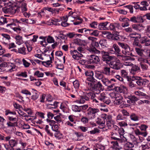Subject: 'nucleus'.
<instances>
[{
	"label": "nucleus",
	"mask_w": 150,
	"mask_h": 150,
	"mask_svg": "<svg viewBox=\"0 0 150 150\" xmlns=\"http://www.w3.org/2000/svg\"><path fill=\"white\" fill-rule=\"evenodd\" d=\"M133 38H135V41L134 42L133 44L140 47H136L135 48V50L138 55L142 56L143 54V50L140 49L142 47V46L140 45V43L141 44H144V45L146 46H149L150 45V39L147 37L146 36L142 38H136V37Z\"/></svg>",
	"instance_id": "f257e3e1"
},
{
	"label": "nucleus",
	"mask_w": 150,
	"mask_h": 150,
	"mask_svg": "<svg viewBox=\"0 0 150 150\" xmlns=\"http://www.w3.org/2000/svg\"><path fill=\"white\" fill-rule=\"evenodd\" d=\"M120 32L118 31H113L112 33L109 32L104 31L103 33L104 37L112 41H120L121 40V36L120 35Z\"/></svg>",
	"instance_id": "f03ea898"
},
{
	"label": "nucleus",
	"mask_w": 150,
	"mask_h": 150,
	"mask_svg": "<svg viewBox=\"0 0 150 150\" xmlns=\"http://www.w3.org/2000/svg\"><path fill=\"white\" fill-rule=\"evenodd\" d=\"M11 135L6 137L5 141H8L9 144L6 143L3 144L6 150H14L13 147L18 144L17 140L15 139H11Z\"/></svg>",
	"instance_id": "7ed1b4c3"
},
{
	"label": "nucleus",
	"mask_w": 150,
	"mask_h": 150,
	"mask_svg": "<svg viewBox=\"0 0 150 150\" xmlns=\"http://www.w3.org/2000/svg\"><path fill=\"white\" fill-rule=\"evenodd\" d=\"M99 112L98 109L89 107L86 112V116L89 119L92 120L96 117Z\"/></svg>",
	"instance_id": "20e7f679"
},
{
	"label": "nucleus",
	"mask_w": 150,
	"mask_h": 150,
	"mask_svg": "<svg viewBox=\"0 0 150 150\" xmlns=\"http://www.w3.org/2000/svg\"><path fill=\"white\" fill-rule=\"evenodd\" d=\"M96 83H90V87L93 92L98 94L100 93L101 90H103L104 88L100 81Z\"/></svg>",
	"instance_id": "39448f33"
},
{
	"label": "nucleus",
	"mask_w": 150,
	"mask_h": 150,
	"mask_svg": "<svg viewBox=\"0 0 150 150\" xmlns=\"http://www.w3.org/2000/svg\"><path fill=\"white\" fill-rule=\"evenodd\" d=\"M5 24H6V27H9L11 28H12L13 26L20 27L19 24L21 23L20 21L17 19L5 17Z\"/></svg>",
	"instance_id": "423d86ee"
},
{
	"label": "nucleus",
	"mask_w": 150,
	"mask_h": 150,
	"mask_svg": "<svg viewBox=\"0 0 150 150\" xmlns=\"http://www.w3.org/2000/svg\"><path fill=\"white\" fill-rule=\"evenodd\" d=\"M139 127L140 129L143 131H141L139 129L136 128L134 130V132L135 134L138 136L141 135L144 137L146 136L147 133L146 132H144V131L147 128V127L145 125H142Z\"/></svg>",
	"instance_id": "0eeeda50"
},
{
	"label": "nucleus",
	"mask_w": 150,
	"mask_h": 150,
	"mask_svg": "<svg viewBox=\"0 0 150 150\" xmlns=\"http://www.w3.org/2000/svg\"><path fill=\"white\" fill-rule=\"evenodd\" d=\"M97 96L96 97L101 102L107 104H109L110 103V100L105 95V94L103 93H99L96 94Z\"/></svg>",
	"instance_id": "6e6552de"
},
{
	"label": "nucleus",
	"mask_w": 150,
	"mask_h": 150,
	"mask_svg": "<svg viewBox=\"0 0 150 150\" xmlns=\"http://www.w3.org/2000/svg\"><path fill=\"white\" fill-rule=\"evenodd\" d=\"M100 53L101 54L102 59L104 61H105L107 64H109L113 59V57L110 56L109 53L107 52L100 51Z\"/></svg>",
	"instance_id": "1a4fd4ad"
},
{
	"label": "nucleus",
	"mask_w": 150,
	"mask_h": 150,
	"mask_svg": "<svg viewBox=\"0 0 150 150\" xmlns=\"http://www.w3.org/2000/svg\"><path fill=\"white\" fill-rule=\"evenodd\" d=\"M138 60L141 62L140 64L141 68L143 71L146 70L148 68L147 64L150 65V62L148 59H144L142 58H139Z\"/></svg>",
	"instance_id": "9d476101"
},
{
	"label": "nucleus",
	"mask_w": 150,
	"mask_h": 150,
	"mask_svg": "<svg viewBox=\"0 0 150 150\" xmlns=\"http://www.w3.org/2000/svg\"><path fill=\"white\" fill-rule=\"evenodd\" d=\"M133 81L136 83L139 86H144L147 84L149 82V81L146 79H142L140 77H136L135 80Z\"/></svg>",
	"instance_id": "9b49d317"
},
{
	"label": "nucleus",
	"mask_w": 150,
	"mask_h": 150,
	"mask_svg": "<svg viewBox=\"0 0 150 150\" xmlns=\"http://www.w3.org/2000/svg\"><path fill=\"white\" fill-rule=\"evenodd\" d=\"M93 45L96 47H98L99 46V44L98 42H96V41L92 42V46L89 48V51L92 52V53L96 54H100V51L97 50Z\"/></svg>",
	"instance_id": "f8f14e48"
},
{
	"label": "nucleus",
	"mask_w": 150,
	"mask_h": 150,
	"mask_svg": "<svg viewBox=\"0 0 150 150\" xmlns=\"http://www.w3.org/2000/svg\"><path fill=\"white\" fill-rule=\"evenodd\" d=\"M100 60L99 57L95 55H91L88 59V62L89 64H98Z\"/></svg>",
	"instance_id": "ddd939ff"
},
{
	"label": "nucleus",
	"mask_w": 150,
	"mask_h": 150,
	"mask_svg": "<svg viewBox=\"0 0 150 150\" xmlns=\"http://www.w3.org/2000/svg\"><path fill=\"white\" fill-rule=\"evenodd\" d=\"M71 55L73 58L75 60H79L80 57L83 56V55L79 53L76 50H74L70 51Z\"/></svg>",
	"instance_id": "4468645a"
},
{
	"label": "nucleus",
	"mask_w": 150,
	"mask_h": 150,
	"mask_svg": "<svg viewBox=\"0 0 150 150\" xmlns=\"http://www.w3.org/2000/svg\"><path fill=\"white\" fill-rule=\"evenodd\" d=\"M125 97L128 99L127 100V103L132 105H134L135 102L138 100L137 98L135 96H128L127 97L125 96Z\"/></svg>",
	"instance_id": "2eb2a0df"
},
{
	"label": "nucleus",
	"mask_w": 150,
	"mask_h": 150,
	"mask_svg": "<svg viewBox=\"0 0 150 150\" xmlns=\"http://www.w3.org/2000/svg\"><path fill=\"white\" fill-rule=\"evenodd\" d=\"M120 61L118 60V62H113L109 63L110 68L116 70H119L121 68V64L120 63Z\"/></svg>",
	"instance_id": "dca6fc26"
},
{
	"label": "nucleus",
	"mask_w": 150,
	"mask_h": 150,
	"mask_svg": "<svg viewBox=\"0 0 150 150\" xmlns=\"http://www.w3.org/2000/svg\"><path fill=\"white\" fill-rule=\"evenodd\" d=\"M121 28L119 24L118 23H111L110 24L109 26L110 30L113 31H118Z\"/></svg>",
	"instance_id": "f3484780"
},
{
	"label": "nucleus",
	"mask_w": 150,
	"mask_h": 150,
	"mask_svg": "<svg viewBox=\"0 0 150 150\" xmlns=\"http://www.w3.org/2000/svg\"><path fill=\"white\" fill-rule=\"evenodd\" d=\"M121 50L118 46L116 44H113L111 50H110V53L112 54H118L120 53Z\"/></svg>",
	"instance_id": "a211bd4d"
},
{
	"label": "nucleus",
	"mask_w": 150,
	"mask_h": 150,
	"mask_svg": "<svg viewBox=\"0 0 150 150\" xmlns=\"http://www.w3.org/2000/svg\"><path fill=\"white\" fill-rule=\"evenodd\" d=\"M113 127L115 130H117L118 134L120 138H122L124 137L123 135L125 131L123 128L121 127L119 128V127L115 125H114Z\"/></svg>",
	"instance_id": "6ab92c4d"
},
{
	"label": "nucleus",
	"mask_w": 150,
	"mask_h": 150,
	"mask_svg": "<svg viewBox=\"0 0 150 150\" xmlns=\"http://www.w3.org/2000/svg\"><path fill=\"white\" fill-rule=\"evenodd\" d=\"M1 35L2 37V42L4 44H7V42H6V41L9 40L11 39L10 35L8 34L5 33H2Z\"/></svg>",
	"instance_id": "aec40b11"
},
{
	"label": "nucleus",
	"mask_w": 150,
	"mask_h": 150,
	"mask_svg": "<svg viewBox=\"0 0 150 150\" xmlns=\"http://www.w3.org/2000/svg\"><path fill=\"white\" fill-rule=\"evenodd\" d=\"M88 100H89V98L87 96V93H86L83 96H80L79 100L78 101H79L80 103H84L86 101Z\"/></svg>",
	"instance_id": "412c9836"
},
{
	"label": "nucleus",
	"mask_w": 150,
	"mask_h": 150,
	"mask_svg": "<svg viewBox=\"0 0 150 150\" xmlns=\"http://www.w3.org/2000/svg\"><path fill=\"white\" fill-rule=\"evenodd\" d=\"M17 122H11L10 121H8L7 122L6 127V129L10 128L12 129L17 126Z\"/></svg>",
	"instance_id": "4be33fe9"
},
{
	"label": "nucleus",
	"mask_w": 150,
	"mask_h": 150,
	"mask_svg": "<svg viewBox=\"0 0 150 150\" xmlns=\"http://www.w3.org/2000/svg\"><path fill=\"white\" fill-rule=\"evenodd\" d=\"M75 44L81 46H85L87 44V42L84 40H82L79 39H77L74 42Z\"/></svg>",
	"instance_id": "5701e85b"
},
{
	"label": "nucleus",
	"mask_w": 150,
	"mask_h": 150,
	"mask_svg": "<svg viewBox=\"0 0 150 150\" xmlns=\"http://www.w3.org/2000/svg\"><path fill=\"white\" fill-rule=\"evenodd\" d=\"M114 89L115 91L120 93L127 90V87L124 86L115 87Z\"/></svg>",
	"instance_id": "b1692460"
},
{
	"label": "nucleus",
	"mask_w": 150,
	"mask_h": 150,
	"mask_svg": "<svg viewBox=\"0 0 150 150\" xmlns=\"http://www.w3.org/2000/svg\"><path fill=\"white\" fill-rule=\"evenodd\" d=\"M101 117L102 118V120L105 122L107 120H110L112 119V116L110 115H108L105 114H103L101 115Z\"/></svg>",
	"instance_id": "393cba45"
},
{
	"label": "nucleus",
	"mask_w": 150,
	"mask_h": 150,
	"mask_svg": "<svg viewBox=\"0 0 150 150\" xmlns=\"http://www.w3.org/2000/svg\"><path fill=\"white\" fill-rule=\"evenodd\" d=\"M135 93L136 95L139 96L140 98H145L148 99L149 97L146 95L145 93H143L141 91H139L135 92Z\"/></svg>",
	"instance_id": "a878e982"
},
{
	"label": "nucleus",
	"mask_w": 150,
	"mask_h": 150,
	"mask_svg": "<svg viewBox=\"0 0 150 150\" xmlns=\"http://www.w3.org/2000/svg\"><path fill=\"white\" fill-rule=\"evenodd\" d=\"M140 71L139 67L138 66L135 65L132 66L131 70V72L133 74H135L136 72H138Z\"/></svg>",
	"instance_id": "bb28decb"
},
{
	"label": "nucleus",
	"mask_w": 150,
	"mask_h": 150,
	"mask_svg": "<svg viewBox=\"0 0 150 150\" xmlns=\"http://www.w3.org/2000/svg\"><path fill=\"white\" fill-rule=\"evenodd\" d=\"M123 21H130L133 23H137V18L136 16H133L130 18L129 19L124 18L123 19Z\"/></svg>",
	"instance_id": "cd10ccee"
},
{
	"label": "nucleus",
	"mask_w": 150,
	"mask_h": 150,
	"mask_svg": "<svg viewBox=\"0 0 150 150\" xmlns=\"http://www.w3.org/2000/svg\"><path fill=\"white\" fill-rule=\"evenodd\" d=\"M7 68L8 69L7 71L10 72H11L13 71H15L16 70V66L13 64H11L10 65H8L7 66Z\"/></svg>",
	"instance_id": "c85d7f7f"
},
{
	"label": "nucleus",
	"mask_w": 150,
	"mask_h": 150,
	"mask_svg": "<svg viewBox=\"0 0 150 150\" xmlns=\"http://www.w3.org/2000/svg\"><path fill=\"white\" fill-rule=\"evenodd\" d=\"M15 38L16 39V42L17 44L20 45L23 43V42L22 36L18 35L16 36Z\"/></svg>",
	"instance_id": "c756f323"
},
{
	"label": "nucleus",
	"mask_w": 150,
	"mask_h": 150,
	"mask_svg": "<svg viewBox=\"0 0 150 150\" xmlns=\"http://www.w3.org/2000/svg\"><path fill=\"white\" fill-rule=\"evenodd\" d=\"M130 118L131 120L136 121L139 120V117L137 115L134 113H132L130 115Z\"/></svg>",
	"instance_id": "7c9ffc66"
},
{
	"label": "nucleus",
	"mask_w": 150,
	"mask_h": 150,
	"mask_svg": "<svg viewBox=\"0 0 150 150\" xmlns=\"http://www.w3.org/2000/svg\"><path fill=\"white\" fill-rule=\"evenodd\" d=\"M89 107L88 105L87 104L80 106V112L82 111V112L85 113V115H86V112Z\"/></svg>",
	"instance_id": "2f4dec72"
},
{
	"label": "nucleus",
	"mask_w": 150,
	"mask_h": 150,
	"mask_svg": "<svg viewBox=\"0 0 150 150\" xmlns=\"http://www.w3.org/2000/svg\"><path fill=\"white\" fill-rule=\"evenodd\" d=\"M111 143L112 144V148L114 150H120L118 143L117 141L111 142Z\"/></svg>",
	"instance_id": "473e14b6"
},
{
	"label": "nucleus",
	"mask_w": 150,
	"mask_h": 150,
	"mask_svg": "<svg viewBox=\"0 0 150 150\" xmlns=\"http://www.w3.org/2000/svg\"><path fill=\"white\" fill-rule=\"evenodd\" d=\"M16 76L18 77L21 76L23 78H26L28 76L27 72L25 71L18 72L16 74Z\"/></svg>",
	"instance_id": "72a5a7b5"
},
{
	"label": "nucleus",
	"mask_w": 150,
	"mask_h": 150,
	"mask_svg": "<svg viewBox=\"0 0 150 150\" xmlns=\"http://www.w3.org/2000/svg\"><path fill=\"white\" fill-rule=\"evenodd\" d=\"M108 23V22L100 23L98 25V28L100 30L104 29Z\"/></svg>",
	"instance_id": "f704fd0d"
},
{
	"label": "nucleus",
	"mask_w": 150,
	"mask_h": 150,
	"mask_svg": "<svg viewBox=\"0 0 150 150\" xmlns=\"http://www.w3.org/2000/svg\"><path fill=\"white\" fill-rule=\"evenodd\" d=\"M102 73L103 74L106 75H110V68L106 67H104Z\"/></svg>",
	"instance_id": "c9c22d12"
},
{
	"label": "nucleus",
	"mask_w": 150,
	"mask_h": 150,
	"mask_svg": "<svg viewBox=\"0 0 150 150\" xmlns=\"http://www.w3.org/2000/svg\"><path fill=\"white\" fill-rule=\"evenodd\" d=\"M102 72L99 71H97L95 72L96 77L99 79H101L103 77Z\"/></svg>",
	"instance_id": "e433bc0d"
},
{
	"label": "nucleus",
	"mask_w": 150,
	"mask_h": 150,
	"mask_svg": "<svg viewBox=\"0 0 150 150\" xmlns=\"http://www.w3.org/2000/svg\"><path fill=\"white\" fill-rule=\"evenodd\" d=\"M123 49L122 50V52L124 54H126V53H128V51L130 50L129 47L127 44Z\"/></svg>",
	"instance_id": "4c0bfd02"
},
{
	"label": "nucleus",
	"mask_w": 150,
	"mask_h": 150,
	"mask_svg": "<svg viewBox=\"0 0 150 150\" xmlns=\"http://www.w3.org/2000/svg\"><path fill=\"white\" fill-rule=\"evenodd\" d=\"M121 77H123V79L124 78L125 79H126L127 80H129V78L127 76V73L125 70H122L121 71Z\"/></svg>",
	"instance_id": "58836bf2"
},
{
	"label": "nucleus",
	"mask_w": 150,
	"mask_h": 150,
	"mask_svg": "<svg viewBox=\"0 0 150 150\" xmlns=\"http://www.w3.org/2000/svg\"><path fill=\"white\" fill-rule=\"evenodd\" d=\"M25 51L26 48L24 47H23L18 48V53L22 54L23 55H25L26 54Z\"/></svg>",
	"instance_id": "ea45409f"
},
{
	"label": "nucleus",
	"mask_w": 150,
	"mask_h": 150,
	"mask_svg": "<svg viewBox=\"0 0 150 150\" xmlns=\"http://www.w3.org/2000/svg\"><path fill=\"white\" fill-rule=\"evenodd\" d=\"M72 109L74 112H80V106H78L76 105H74L72 106Z\"/></svg>",
	"instance_id": "a19ab883"
},
{
	"label": "nucleus",
	"mask_w": 150,
	"mask_h": 150,
	"mask_svg": "<svg viewBox=\"0 0 150 150\" xmlns=\"http://www.w3.org/2000/svg\"><path fill=\"white\" fill-rule=\"evenodd\" d=\"M34 76H36L38 78L43 77L44 73L39 71H37L34 74Z\"/></svg>",
	"instance_id": "79ce46f5"
},
{
	"label": "nucleus",
	"mask_w": 150,
	"mask_h": 150,
	"mask_svg": "<svg viewBox=\"0 0 150 150\" xmlns=\"http://www.w3.org/2000/svg\"><path fill=\"white\" fill-rule=\"evenodd\" d=\"M99 43L102 48H104L106 47L107 45L105 40H101L99 41Z\"/></svg>",
	"instance_id": "37998d69"
},
{
	"label": "nucleus",
	"mask_w": 150,
	"mask_h": 150,
	"mask_svg": "<svg viewBox=\"0 0 150 150\" xmlns=\"http://www.w3.org/2000/svg\"><path fill=\"white\" fill-rule=\"evenodd\" d=\"M87 93V96L89 99L90 98L91 99L93 100L95 98V97H96V96H97L96 93H95L94 92L93 93L92 92H89Z\"/></svg>",
	"instance_id": "c03bdc74"
},
{
	"label": "nucleus",
	"mask_w": 150,
	"mask_h": 150,
	"mask_svg": "<svg viewBox=\"0 0 150 150\" xmlns=\"http://www.w3.org/2000/svg\"><path fill=\"white\" fill-rule=\"evenodd\" d=\"M137 23H142L144 22L143 16L140 15H138L136 16Z\"/></svg>",
	"instance_id": "a18cd8bd"
},
{
	"label": "nucleus",
	"mask_w": 150,
	"mask_h": 150,
	"mask_svg": "<svg viewBox=\"0 0 150 150\" xmlns=\"http://www.w3.org/2000/svg\"><path fill=\"white\" fill-rule=\"evenodd\" d=\"M61 114L59 113V115L56 116L54 117V119L57 121V123H60L62 122V119L61 117Z\"/></svg>",
	"instance_id": "49530a36"
},
{
	"label": "nucleus",
	"mask_w": 150,
	"mask_h": 150,
	"mask_svg": "<svg viewBox=\"0 0 150 150\" xmlns=\"http://www.w3.org/2000/svg\"><path fill=\"white\" fill-rule=\"evenodd\" d=\"M46 41L48 43H54L55 42L54 38L51 36L49 35L46 39Z\"/></svg>",
	"instance_id": "de8ad7c7"
},
{
	"label": "nucleus",
	"mask_w": 150,
	"mask_h": 150,
	"mask_svg": "<svg viewBox=\"0 0 150 150\" xmlns=\"http://www.w3.org/2000/svg\"><path fill=\"white\" fill-rule=\"evenodd\" d=\"M49 126L48 125H46L45 128V130L47 134L50 136L52 137L53 136V134L51 132L50 129H49Z\"/></svg>",
	"instance_id": "09e8293b"
},
{
	"label": "nucleus",
	"mask_w": 150,
	"mask_h": 150,
	"mask_svg": "<svg viewBox=\"0 0 150 150\" xmlns=\"http://www.w3.org/2000/svg\"><path fill=\"white\" fill-rule=\"evenodd\" d=\"M87 80L91 82L88 83V85L90 86V83H96L97 81V80L95 79L93 77H88L87 78Z\"/></svg>",
	"instance_id": "8fccbe9b"
},
{
	"label": "nucleus",
	"mask_w": 150,
	"mask_h": 150,
	"mask_svg": "<svg viewBox=\"0 0 150 150\" xmlns=\"http://www.w3.org/2000/svg\"><path fill=\"white\" fill-rule=\"evenodd\" d=\"M73 86L74 88L76 89L79 88L80 84L79 81L77 80H76L73 82Z\"/></svg>",
	"instance_id": "3c124183"
},
{
	"label": "nucleus",
	"mask_w": 150,
	"mask_h": 150,
	"mask_svg": "<svg viewBox=\"0 0 150 150\" xmlns=\"http://www.w3.org/2000/svg\"><path fill=\"white\" fill-rule=\"evenodd\" d=\"M8 121H10L11 122H17L18 121V119L16 117H13L12 116H8L7 117Z\"/></svg>",
	"instance_id": "603ef678"
},
{
	"label": "nucleus",
	"mask_w": 150,
	"mask_h": 150,
	"mask_svg": "<svg viewBox=\"0 0 150 150\" xmlns=\"http://www.w3.org/2000/svg\"><path fill=\"white\" fill-rule=\"evenodd\" d=\"M85 74V75L87 76L92 77L94 75L93 71L91 70H89L86 71Z\"/></svg>",
	"instance_id": "864d4df0"
},
{
	"label": "nucleus",
	"mask_w": 150,
	"mask_h": 150,
	"mask_svg": "<svg viewBox=\"0 0 150 150\" xmlns=\"http://www.w3.org/2000/svg\"><path fill=\"white\" fill-rule=\"evenodd\" d=\"M21 123V127H22L23 129H27L30 128V126L27 124H25L24 122L22 121Z\"/></svg>",
	"instance_id": "5fc2aeb1"
},
{
	"label": "nucleus",
	"mask_w": 150,
	"mask_h": 150,
	"mask_svg": "<svg viewBox=\"0 0 150 150\" xmlns=\"http://www.w3.org/2000/svg\"><path fill=\"white\" fill-rule=\"evenodd\" d=\"M42 64L44 66L46 67H52V65L50 62H47V61H43L42 62Z\"/></svg>",
	"instance_id": "6e6d98bb"
},
{
	"label": "nucleus",
	"mask_w": 150,
	"mask_h": 150,
	"mask_svg": "<svg viewBox=\"0 0 150 150\" xmlns=\"http://www.w3.org/2000/svg\"><path fill=\"white\" fill-rule=\"evenodd\" d=\"M9 114L13 115H16V112L15 111H11L10 110L7 109L5 111V115L6 116L8 115Z\"/></svg>",
	"instance_id": "4d7b16f0"
},
{
	"label": "nucleus",
	"mask_w": 150,
	"mask_h": 150,
	"mask_svg": "<svg viewBox=\"0 0 150 150\" xmlns=\"http://www.w3.org/2000/svg\"><path fill=\"white\" fill-rule=\"evenodd\" d=\"M96 123L100 125H104L105 124V121L102 120V118L100 117V118H98L96 120Z\"/></svg>",
	"instance_id": "13d9d810"
},
{
	"label": "nucleus",
	"mask_w": 150,
	"mask_h": 150,
	"mask_svg": "<svg viewBox=\"0 0 150 150\" xmlns=\"http://www.w3.org/2000/svg\"><path fill=\"white\" fill-rule=\"evenodd\" d=\"M89 119L87 117H82L81 120V122L84 124H86L88 123V120Z\"/></svg>",
	"instance_id": "bf43d9fd"
},
{
	"label": "nucleus",
	"mask_w": 150,
	"mask_h": 150,
	"mask_svg": "<svg viewBox=\"0 0 150 150\" xmlns=\"http://www.w3.org/2000/svg\"><path fill=\"white\" fill-rule=\"evenodd\" d=\"M100 130L97 127L94 128L93 130L90 131V133L91 134H95L97 133H99Z\"/></svg>",
	"instance_id": "052dcab7"
},
{
	"label": "nucleus",
	"mask_w": 150,
	"mask_h": 150,
	"mask_svg": "<svg viewBox=\"0 0 150 150\" xmlns=\"http://www.w3.org/2000/svg\"><path fill=\"white\" fill-rule=\"evenodd\" d=\"M52 129L53 131L56 132L57 133H59V131L58 130L59 127L58 124H56L54 126L52 127Z\"/></svg>",
	"instance_id": "680f3d73"
},
{
	"label": "nucleus",
	"mask_w": 150,
	"mask_h": 150,
	"mask_svg": "<svg viewBox=\"0 0 150 150\" xmlns=\"http://www.w3.org/2000/svg\"><path fill=\"white\" fill-rule=\"evenodd\" d=\"M134 144H133V143H132V142H127L125 145V147L126 148H132L134 146Z\"/></svg>",
	"instance_id": "e2e57ef3"
},
{
	"label": "nucleus",
	"mask_w": 150,
	"mask_h": 150,
	"mask_svg": "<svg viewBox=\"0 0 150 150\" xmlns=\"http://www.w3.org/2000/svg\"><path fill=\"white\" fill-rule=\"evenodd\" d=\"M21 92L22 93L25 94L27 96H30L31 95V93L30 92L26 89L22 90L21 91Z\"/></svg>",
	"instance_id": "0e129e2a"
},
{
	"label": "nucleus",
	"mask_w": 150,
	"mask_h": 150,
	"mask_svg": "<svg viewBox=\"0 0 150 150\" xmlns=\"http://www.w3.org/2000/svg\"><path fill=\"white\" fill-rule=\"evenodd\" d=\"M138 3H139V2H132V4L131 5L133 7H134L135 9H138L139 8L140 6L138 4Z\"/></svg>",
	"instance_id": "69168bd1"
},
{
	"label": "nucleus",
	"mask_w": 150,
	"mask_h": 150,
	"mask_svg": "<svg viewBox=\"0 0 150 150\" xmlns=\"http://www.w3.org/2000/svg\"><path fill=\"white\" fill-rule=\"evenodd\" d=\"M89 61L88 60H85L84 59H81L79 60V63L83 65H86L87 64H89Z\"/></svg>",
	"instance_id": "338daca9"
},
{
	"label": "nucleus",
	"mask_w": 150,
	"mask_h": 150,
	"mask_svg": "<svg viewBox=\"0 0 150 150\" xmlns=\"http://www.w3.org/2000/svg\"><path fill=\"white\" fill-rule=\"evenodd\" d=\"M98 24V23L97 22L93 21L90 24V26L92 28H97Z\"/></svg>",
	"instance_id": "774afa93"
}]
</instances>
